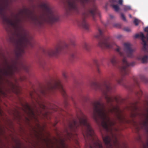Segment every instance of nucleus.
<instances>
[{
	"label": "nucleus",
	"mask_w": 148,
	"mask_h": 148,
	"mask_svg": "<svg viewBox=\"0 0 148 148\" xmlns=\"http://www.w3.org/2000/svg\"><path fill=\"white\" fill-rule=\"evenodd\" d=\"M8 84L9 86H10V88L12 90L16 89L17 88V86L14 84L12 82L8 81V80H7Z\"/></svg>",
	"instance_id": "4468645a"
},
{
	"label": "nucleus",
	"mask_w": 148,
	"mask_h": 148,
	"mask_svg": "<svg viewBox=\"0 0 148 148\" xmlns=\"http://www.w3.org/2000/svg\"><path fill=\"white\" fill-rule=\"evenodd\" d=\"M140 78L143 81L146 82H147V79L144 76L141 75L140 76Z\"/></svg>",
	"instance_id": "412c9836"
},
{
	"label": "nucleus",
	"mask_w": 148,
	"mask_h": 148,
	"mask_svg": "<svg viewBox=\"0 0 148 148\" xmlns=\"http://www.w3.org/2000/svg\"><path fill=\"white\" fill-rule=\"evenodd\" d=\"M78 0H69L68 2V9L67 13L69 14L72 12L78 13L79 9L77 4Z\"/></svg>",
	"instance_id": "9d476101"
},
{
	"label": "nucleus",
	"mask_w": 148,
	"mask_h": 148,
	"mask_svg": "<svg viewBox=\"0 0 148 148\" xmlns=\"http://www.w3.org/2000/svg\"><path fill=\"white\" fill-rule=\"evenodd\" d=\"M142 94V92L141 90H140L138 92H136V95L139 97H140Z\"/></svg>",
	"instance_id": "b1692460"
},
{
	"label": "nucleus",
	"mask_w": 148,
	"mask_h": 148,
	"mask_svg": "<svg viewBox=\"0 0 148 148\" xmlns=\"http://www.w3.org/2000/svg\"><path fill=\"white\" fill-rule=\"evenodd\" d=\"M114 141L113 143H114V145L115 146H116V145H117L118 144V142L117 141V140L116 138L114 137Z\"/></svg>",
	"instance_id": "a878e982"
},
{
	"label": "nucleus",
	"mask_w": 148,
	"mask_h": 148,
	"mask_svg": "<svg viewBox=\"0 0 148 148\" xmlns=\"http://www.w3.org/2000/svg\"><path fill=\"white\" fill-rule=\"evenodd\" d=\"M25 107V108L24 110L25 112L31 118H33L37 120V116L42 114L41 111H38L36 107L35 110L27 104L26 105Z\"/></svg>",
	"instance_id": "1a4fd4ad"
},
{
	"label": "nucleus",
	"mask_w": 148,
	"mask_h": 148,
	"mask_svg": "<svg viewBox=\"0 0 148 148\" xmlns=\"http://www.w3.org/2000/svg\"><path fill=\"white\" fill-rule=\"evenodd\" d=\"M83 48L86 50L88 51L89 49V47L88 44L86 42H84L83 45Z\"/></svg>",
	"instance_id": "f3484780"
},
{
	"label": "nucleus",
	"mask_w": 148,
	"mask_h": 148,
	"mask_svg": "<svg viewBox=\"0 0 148 148\" xmlns=\"http://www.w3.org/2000/svg\"><path fill=\"white\" fill-rule=\"evenodd\" d=\"M144 30L145 32L147 33L146 37L142 32H140L139 34H136L134 36V37L136 38H140L142 40V50L145 55H143L140 54L137 57V59L141 61L143 63H147L148 60V27L145 28Z\"/></svg>",
	"instance_id": "423d86ee"
},
{
	"label": "nucleus",
	"mask_w": 148,
	"mask_h": 148,
	"mask_svg": "<svg viewBox=\"0 0 148 148\" xmlns=\"http://www.w3.org/2000/svg\"><path fill=\"white\" fill-rule=\"evenodd\" d=\"M110 1L112 4L114 3L117 2V0H110Z\"/></svg>",
	"instance_id": "c85d7f7f"
},
{
	"label": "nucleus",
	"mask_w": 148,
	"mask_h": 148,
	"mask_svg": "<svg viewBox=\"0 0 148 148\" xmlns=\"http://www.w3.org/2000/svg\"><path fill=\"white\" fill-rule=\"evenodd\" d=\"M137 103L136 104H133L130 108V110L132 112L131 116L132 117H135L137 115L139 114L138 111V106L136 105Z\"/></svg>",
	"instance_id": "ddd939ff"
},
{
	"label": "nucleus",
	"mask_w": 148,
	"mask_h": 148,
	"mask_svg": "<svg viewBox=\"0 0 148 148\" xmlns=\"http://www.w3.org/2000/svg\"><path fill=\"white\" fill-rule=\"evenodd\" d=\"M102 138L106 148H113L111 143L112 140L110 137L109 136H106L105 137L102 136Z\"/></svg>",
	"instance_id": "f8f14e48"
},
{
	"label": "nucleus",
	"mask_w": 148,
	"mask_h": 148,
	"mask_svg": "<svg viewBox=\"0 0 148 148\" xmlns=\"http://www.w3.org/2000/svg\"><path fill=\"white\" fill-rule=\"evenodd\" d=\"M95 0H80L81 4L85 11L82 14V18L78 21V25L87 30L89 29V25L86 19L90 16H92L93 20L95 21L96 15L99 14L97 7L94 4Z\"/></svg>",
	"instance_id": "39448f33"
},
{
	"label": "nucleus",
	"mask_w": 148,
	"mask_h": 148,
	"mask_svg": "<svg viewBox=\"0 0 148 148\" xmlns=\"http://www.w3.org/2000/svg\"><path fill=\"white\" fill-rule=\"evenodd\" d=\"M93 62L96 64V65L97 66V72H98V73H99V74H100L101 72H100V69L98 66V60H97V59H94L93 60Z\"/></svg>",
	"instance_id": "dca6fc26"
},
{
	"label": "nucleus",
	"mask_w": 148,
	"mask_h": 148,
	"mask_svg": "<svg viewBox=\"0 0 148 148\" xmlns=\"http://www.w3.org/2000/svg\"><path fill=\"white\" fill-rule=\"evenodd\" d=\"M58 90L60 92L65 99L67 98L66 93L59 81L55 82L53 84H49L47 88L42 90L40 92L42 95L46 97L53 94Z\"/></svg>",
	"instance_id": "0eeeda50"
},
{
	"label": "nucleus",
	"mask_w": 148,
	"mask_h": 148,
	"mask_svg": "<svg viewBox=\"0 0 148 148\" xmlns=\"http://www.w3.org/2000/svg\"><path fill=\"white\" fill-rule=\"evenodd\" d=\"M124 30L127 32H129L130 31V29L128 27L125 28L124 29Z\"/></svg>",
	"instance_id": "c756f323"
},
{
	"label": "nucleus",
	"mask_w": 148,
	"mask_h": 148,
	"mask_svg": "<svg viewBox=\"0 0 148 148\" xmlns=\"http://www.w3.org/2000/svg\"><path fill=\"white\" fill-rule=\"evenodd\" d=\"M121 16L122 19L124 21H126V19L125 17V16L124 14L123 13H122L121 14Z\"/></svg>",
	"instance_id": "bb28decb"
},
{
	"label": "nucleus",
	"mask_w": 148,
	"mask_h": 148,
	"mask_svg": "<svg viewBox=\"0 0 148 148\" xmlns=\"http://www.w3.org/2000/svg\"><path fill=\"white\" fill-rule=\"evenodd\" d=\"M123 0H119L118 3L119 4L122 5L123 4Z\"/></svg>",
	"instance_id": "2f4dec72"
},
{
	"label": "nucleus",
	"mask_w": 148,
	"mask_h": 148,
	"mask_svg": "<svg viewBox=\"0 0 148 148\" xmlns=\"http://www.w3.org/2000/svg\"><path fill=\"white\" fill-rule=\"evenodd\" d=\"M129 16L130 17V18H131L132 17V15L130 14L129 15Z\"/></svg>",
	"instance_id": "58836bf2"
},
{
	"label": "nucleus",
	"mask_w": 148,
	"mask_h": 148,
	"mask_svg": "<svg viewBox=\"0 0 148 148\" xmlns=\"http://www.w3.org/2000/svg\"><path fill=\"white\" fill-rule=\"evenodd\" d=\"M62 146L63 147H64L65 146V144L64 143V141H63V140H62Z\"/></svg>",
	"instance_id": "c9c22d12"
},
{
	"label": "nucleus",
	"mask_w": 148,
	"mask_h": 148,
	"mask_svg": "<svg viewBox=\"0 0 148 148\" xmlns=\"http://www.w3.org/2000/svg\"><path fill=\"white\" fill-rule=\"evenodd\" d=\"M110 61L111 63L113 65H116L117 63L116 58L115 56H113L110 59Z\"/></svg>",
	"instance_id": "2eb2a0df"
},
{
	"label": "nucleus",
	"mask_w": 148,
	"mask_h": 148,
	"mask_svg": "<svg viewBox=\"0 0 148 148\" xmlns=\"http://www.w3.org/2000/svg\"><path fill=\"white\" fill-rule=\"evenodd\" d=\"M123 9L125 11H127L130 10L131 8L130 6L125 5L124 6Z\"/></svg>",
	"instance_id": "aec40b11"
},
{
	"label": "nucleus",
	"mask_w": 148,
	"mask_h": 148,
	"mask_svg": "<svg viewBox=\"0 0 148 148\" xmlns=\"http://www.w3.org/2000/svg\"><path fill=\"white\" fill-rule=\"evenodd\" d=\"M114 26L115 27L117 28H120L121 27L120 24L118 23L115 24L114 25Z\"/></svg>",
	"instance_id": "cd10ccee"
},
{
	"label": "nucleus",
	"mask_w": 148,
	"mask_h": 148,
	"mask_svg": "<svg viewBox=\"0 0 148 148\" xmlns=\"http://www.w3.org/2000/svg\"><path fill=\"white\" fill-rule=\"evenodd\" d=\"M63 75L64 77L65 78H66L67 77V75H66V73H63Z\"/></svg>",
	"instance_id": "7c9ffc66"
},
{
	"label": "nucleus",
	"mask_w": 148,
	"mask_h": 148,
	"mask_svg": "<svg viewBox=\"0 0 148 148\" xmlns=\"http://www.w3.org/2000/svg\"><path fill=\"white\" fill-rule=\"evenodd\" d=\"M112 77L108 78L101 85H100L95 82H92L90 84V86L92 88L100 89L102 92L104 96L109 107L107 111L106 109L104 103H101L100 101H96L92 104L93 109L92 116L98 124L101 123L102 127L108 132L112 134V126L114 125L116 122L114 119L110 120L108 116L109 113L113 114L116 119L120 123H122L125 121L124 117L122 115V112L117 107H115L112 103L115 101L119 102V100L116 97H110L108 93L111 92L114 90L115 86L111 84ZM112 137L114 135L112 134Z\"/></svg>",
	"instance_id": "f03ea898"
},
{
	"label": "nucleus",
	"mask_w": 148,
	"mask_h": 148,
	"mask_svg": "<svg viewBox=\"0 0 148 148\" xmlns=\"http://www.w3.org/2000/svg\"><path fill=\"white\" fill-rule=\"evenodd\" d=\"M111 5L116 11H118L119 10V7L117 5L112 4Z\"/></svg>",
	"instance_id": "a211bd4d"
},
{
	"label": "nucleus",
	"mask_w": 148,
	"mask_h": 148,
	"mask_svg": "<svg viewBox=\"0 0 148 148\" xmlns=\"http://www.w3.org/2000/svg\"><path fill=\"white\" fill-rule=\"evenodd\" d=\"M124 50L126 51L127 56L129 58L134 57L133 52L134 50L131 48L130 44L128 43H125L124 44Z\"/></svg>",
	"instance_id": "9b49d317"
},
{
	"label": "nucleus",
	"mask_w": 148,
	"mask_h": 148,
	"mask_svg": "<svg viewBox=\"0 0 148 148\" xmlns=\"http://www.w3.org/2000/svg\"><path fill=\"white\" fill-rule=\"evenodd\" d=\"M76 56V53L75 52L71 53L70 57L71 58L73 59L75 58Z\"/></svg>",
	"instance_id": "393cba45"
},
{
	"label": "nucleus",
	"mask_w": 148,
	"mask_h": 148,
	"mask_svg": "<svg viewBox=\"0 0 148 148\" xmlns=\"http://www.w3.org/2000/svg\"><path fill=\"white\" fill-rule=\"evenodd\" d=\"M134 86L133 85V86H129L128 87V88L130 90H131L132 89V87H133V86Z\"/></svg>",
	"instance_id": "72a5a7b5"
},
{
	"label": "nucleus",
	"mask_w": 148,
	"mask_h": 148,
	"mask_svg": "<svg viewBox=\"0 0 148 148\" xmlns=\"http://www.w3.org/2000/svg\"><path fill=\"white\" fill-rule=\"evenodd\" d=\"M18 148V147H17V148Z\"/></svg>",
	"instance_id": "a19ab883"
},
{
	"label": "nucleus",
	"mask_w": 148,
	"mask_h": 148,
	"mask_svg": "<svg viewBox=\"0 0 148 148\" xmlns=\"http://www.w3.org/2000/svg\"><path fill=\"white\" fill-rule=\"evenodd\" d=\"M121 37V35H119V36H117V38H118L119 39V38H120Z\"/></svg>",
	"instance_id": "4c0bfd02"
},
{
	"label": "nucleus",
	"mask_w": 148,
	"mask_h": 148,
	"mask_svg": "<svg viewBox=\"0 0 148 148\" xmlns=\"http://www.w3.org/2000/svg\"><path fill=\"white\" fill-rule=\"evenodd\" d=\"M110 18L111 19L113 18L114 17L113 15H111V14H110Z\"/></svg>",
	"instance_id": "e433bc0d"
},
{
	"label": "nucleus",
	"mask_w": 148,
	"mask_h": 148,
	"mask_svg": "<svg viewBox=\"0 0 148 148\" xmlns=\"http://www.w3.org/2000/svg\"><path fill=\"white\" fill-rule=\"evenodd\" d=\"M40 6L45 11L39 16L34 15L29 9L24 8L15 16L14 21L8 18L3 13V9L0 6V14L3 23L10 25L16 32L10 38V41L15 46V53L16 60L11 65L8 64L7 68H29L26 63L22 61V57L25 50L28 46L32 47L33 45L30 40V36L28 31L21 25L22 19L20 16H31L34 23L37 26L40 27L44 22L52 23L59 21V15L47 3H42Z\"/></svg>",
	"instance_id": "f257e3e1"
},
{
	"label": "nucleus",
	"mask_w": 148,
	"mask_h": 148,
	"mask_svg": "<svg viewBox=\"0 0 148 148\" xmlns=\"http://www.w3.org/2000/svg\"><path fill=\"white\" fill-rule=\"evenodd\" d=\"M97 27L98 32L95 36V37L99 39L98 46L103 49H110L114 48L116 51L121 57L123 58L122 60V66L120 68L121 77L115 78L117 82L119 84H121L124 80V77L128 75L130 73L129 67L134 66L135 62H134L130 63L128 62L127 60L125 54L122 51L121 48L118 46L114 42L110 41L108 37L105 36L99 27Z\"/></svg>",
	"instance_id": "20e7f679"
},
{
	"label": "nucleus",
	"mask_w": 148,
	"mask_h": 148,
	"mask_svg": "<svg viewBox=\"0 0 148 148\" xmlns=\"http://www.w3.org/2000/svg\"><path fill=\"white\" fill-rule=\"evenodd\" d=\"M39 63H40L39 64H40V65H41L42 66V64L41 63V62H40Z\"/></svg>",
	"instance_id": "ea45409f"
},
{
	"label": "nucleus",
	"mask_w": 148,
	"mask_h": 148,
	"mask_svg": "<svg viewBox=\"0 0 148 148\" xmlns=\"http://www.w3.org/2000/svg\"><path fill=\"white\" fill-rule=\"evenodd\" d=\"M71 43L73 45H75V42L74 40L71 41Z\"/></svg>",
	"instance_id": "473e14b6"
},
{
	"label": "nucleus",
	"mask_w": 148,
	"mask_h": 148,
	"mask_svg": "<svg viewBox=\"0 0 148 148\" xmlns=\"http://www.w3.org/2000/svg\"><path fill=\"white\" fill-rule=\"evenodd\" d=\"M139 22V21L138 19L135 18L134 21V23L136 25H138Z\"/></svg>",
	"instance_id": "5701e85b"
},
{
	"label": "nucleus",
	"mask_w": 148,
	"mask_h": 148,
	"mask_svg": "<svg viewBox=\"0 0 148 148\" xmlns=\"http://www.w3.org/2000/svg\"><path fill=\"white\" fill-rule=\"evenodd\" d=\"M79 114L77 115V119L73 120L69 124V127L71 132L67 131V138L70 141H73L77 144L78 143L77 135L76 132L80 130L86 143L87 141H90L92 145L89 143L88 145L89 148H103L101 142L96 138L93 130L87 122L86 116L79 110Z\"/></svg>",
	"instance_id": "7ed1b4c3"
},
{
	"label": "nucleus",
	"mask_w": 148,
	"mask_h": 148,
	"mask_svg": "<svg viewBox=\"0 0 148 148\" xmlns=\"http://www.w3.org/2000/svg\"><path fill=\"white\" fill-rule=\"evenodd\" d=\"M38 104L40 107V109H42V110H45L46 108L45 106L43 103L40 104L38 103Z\"/></svg>",
	"instance_id": "6ab92c4d"
},
{
	"label": "nucleus",
	"mask_w": 148,
	"mask_h": 148,
	"mask_svg": "<svg viewBox=\"0 0 148 148\" xmlns=\"http://www.w3.org/2000/svg\"><path fill=\"white\" fill-rule=\"evenodd\" d=\"M133 79L135 84V85H138V82L137 80V77L136 76H134L133 77Z\"/></svg>",
	"instance_id": "4be33fe9"
},
{
	"label": "nucleus",
	"mask_w": 148,
	"mask_h": 148,
	"mask_svg": "<svg viewBox=\"0 0 148 148\" xmlns=\"http://www.w3.org/2000/svg\"><path fill=\"white\" fill-rule=\"evenodd\" d=\"M68 47V45L66 43H60L57 45L54 49H48L45 52V53L50 57L55 56L59 54L64 48H67Z\"/></svg>",
	"instance_id": "6e6552de"
},
{
	"label": "nucleus",
	"mask_w": 148,
	"mask_h": 148,
	"mask_svg": "<svg viewBox=\"0 0 148 148\" xmlns=\"http://www.w3.org/2000/svg\"><path fill=\"white\" fill-rule=\"evenodd\" d=\"M58 106H56L55 108H54V109H55L54 110L56 111H58Z\"/></svg>",
	"instance_id": "f704fd0d"
}]
</instances>
